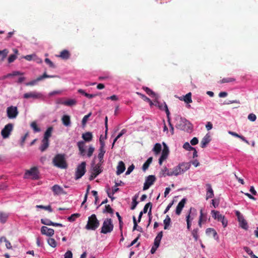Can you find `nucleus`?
<instances>
[{"mask_svg":"<svg viewBox=\"0 0 258 258\" xmlns=\"http://www.w3.org/2000/svg\"><path fill=\"white\" fill-rule=\"evenodd\" d=\"M53 165L61 169H66L68 167L64 155L63 154H57L52 160Z\"/></svg>","mask_w":258,"mask_h":258,"instance_id":"obj_1","label":"nucleus"},{"mask_svg":"<svg viewBox=\"0 0 258 258\" xmlns=\"http://www.w3.org/2000/svg\"><path fill=\"white\" fill-rule=\"evenodd\" d=\"M100 223L95 214H92L88 218L85 228L88 230H95L99 226Z\"/></svg>","mask_w":258,"mask_h":258,"instance_id":"obj_2","label":"nucleus"},{"mask_svg":"<svg viewBox=\"0 0 258 258\" xmlns=\"http://www.w3.org/2000/svg\"><path fill=\"white\" fill-rule=\"evenodd\" d=\"M39 172L37 167H31L30 169L27 170L24 175V178H31L33 180L39 179Z\"/></svg>","mask_w":258,"mask_h":258,"instance_id":"obj_3","label":"nucleus"},{"mask_svg":"<svg viewBox=\"0 0 258 258\" xmlns=\"http://www.w3.org/2000/svg\"><path fill=\"white\" fill-rule=\"evenodd\" d=\"M113 229V224H112L111 219L110 218H107L103 223L101 233L103 234L110 233L112 231Z\"/></svg>","mask_w":258,"mask_h":258,"instance_id":"obj_4","label":"nucleus"},{"mask_svg":"<svg viewBox=\"0 0 258 258\" xmlns=\"http://www.w3.org/2000/svg\"><path fill=\"white\" fill-rule=\"evenodd\" d=\"M211 214L212 215V217L214 219L217 220L219 222H221L222 223L224 228H225L227 226V220L225 218V216L221 214L219 211L212 210L211 212Z\"/></svg>","mask_w":258,"mask_h":258,"instance_id":"obj_5","label":"nucleus"},{"mask_svg":"<svg viewBox=\"0 0 258 258\" xmlns=\"http://www.w3.org/2000/svg\"><path fill=\"white\" fill-rule=\"evenodd\" d=\"M86 162H83L81 163V164L78 165V166L77 168L75 174L76 179H78L80 178L84 175V174L86 172Z\"/></svg>","mask_w":258,"mask_h":258,"instance_id":"obj_6","label":"nucleus"},{"mask_svg":"<svg viewBox=\"0 0 258 258\" xmlns=\"http://www.w3.org/2000/svg\"><path fill=\"white\" fill-rule=\"evenodd\" d=\"M197 215V211L195 208H190L188 214L186 216L187 223V228L190 230L191 227V221L195 218Z\"/></svg>","mask_w":258,"mask_h":258,"instance_id":"obj_7","label":"nucleus"},{"mask_svg":"<svg viewBox=\"0 0 258 258\" xmlns=\"http://www.w3.org/2000/svg\"><path fill=\"white\" fill-rule=\"evenodd\" d=\"M7 116L10 119L15 118L18 115L19 112L16 106H11L7 109Z\"/></svg>","mask_w":258,"mask_h":258,"instance_id":"obj_8","label":"nucleus"},{"mask_svg":"<svg viewBox=\"0 0 258 258\" xmlns=\"http://www.w3.org/2000/svg\"><path fill=\"white\" fill-rule=\"evenodd\" d=\"M101 166L96 164L92 165V171L89 177L90 180H93L98 175H99L101 172Z\"/></svg>","mask_w":258,"mask_h":258,"instance_id":"obj_9","label":"nucleus"},{"mask_svg":"<svg viewBox=\"0 0 258 258\" xmlns=\"http://www.w3.org/2000/svg\"><path fill=\"white\" fill-rule=\"evenodd\" d=\"M13 125L12 123H8L6 125L1 131V135L4 139L8 138L13 130Z\"/></svg>","mask_w":258,"mask_h":258,"instance_id":"obj_10","label":"nucleus"},{"mask_svg":"<svg viewBox=\"0 0 258 258\" xmlns=\"http://www.w3.org/2000/svg\"><path fill=\"white\" fill-rule=\"evenodd\" d=\"M156 179V177L153 175H149L147 177L144 184L143 190H146L148 189L150 186L154 184Z\"/></svg>","mask_w":258,"mask_h":258,"instance_id":"obj_11","label":"nucleus"},{"mask_svg":"<svg viewBox=\"0 0 258 258\" xmlns=\"http://www.w3.org/2000/svg\"><path fill=\"white\" fill-rule=\"evenodd\" d=\"M55 77V76H50L48 75L46 73H44L43 75L38 77L36 80H34L32 81L28 82L26 84V86H34L36 84V83L38 81H40L43 80L44 78H54Z\"/></svg>","mask_w":258,"mask_h":258,"instance_id":"obj_12","label":"nucleus"},{"mask_svg":"<svg viewBox=\"0 0 258 258\" xmlns=\"http://www.w3.org/2000/svg\"><path fill=\"white\" fill-rule=\"evenodd\" d=\"M42 94L40 93L37 92H30L26 93L24 94V98L29 99L32 98L34 99H40L42 97Z\"/></svg>","mask_w":258,"mask_h":258,"instance_id":"obj_13","label":"nucleus"},{"mask_svg":"<svg viewBox=\"0 0 258 258\" xmlns=\"http://www.w3.org/2000/svg\"><path fill=\"white\" fill-rule=\"evenodd\" d=\"M169 152V151L168 148L165 144H164V146L162 152L161 156H160L159 159V163L160 165H162L163 161L167 158Z\"/></svg>","mask_w":258,"mask_h":258,"instance_id":"obj_14","label":"nucleus"},{"mask_svg":"<svg viewBox=\"0 0 258 258\" xmlns=\"http://www.w3.org/2000/svg\"><path fill=\"white\" fill-rule=\"evenodd\" d=\"M41 233L43 235L48 236H52L54 235V231L52 228H49L46 226H42L41 228Z\"/></svg>","mask_w":258,"mask_h":258,"instance_id":"obj_15","label":"nucleus"},{"mask_svg":"<svg viewBox=\"0 0 258 258\" xmlns=\"http://www.w3.org/2000/svg\"><path fill=\"white\" fill-rule=\"evenodd\" d=\"M182 171L181 170V166H180V164H179L178 166H176L172 168V171L170 172H168L166 174L168 176H177L178 175L181 174Z\"/></svg>","mask_w":258,"mask_h":258,"instance_id":"obj_16","label":"nucleus"},{"mask_svg":"<svg viewBox=\"0 0 258 258\" xmlns=\"http://www.w3.org/2000/svg\"><path fill=\"white\" fill-rule=\"evenodd\" d=\"M185 203H186V199L184 198V199H182L178 204V205L176 207V211H175L176 214L177 215H179L181 214L182 210L183 208L184 207Z\"/></svg>","mask_w":258,"mask_h":258,"instance_id":"obj_17","label":"nucleus"},{"mask_svg":"<svg viewBox=\"0 0 258 258\" xmlns=\"http://www.w3.org/2000/svg\"><path fill=\"white\" fill-rule=\"evenodd\" d=\"M51 190L53 192L54 195H58L63 192V188L57 184L54 185L51 187Z\"/></svg>","mask_w":258,"mask_h":258,"instance_id":"obj_18","label":"nucleus"},{"mask_svg":"<svg viewBox=\"0 0 258 258\" xmlns=\"http://www.w3.org/2000/svg\"><path fill=\"white\" fill-rule=\"evenodd\" d=\"M125 169V167L123 162L122 161H119L117 166V171L116 172V174L118 175H120L124 171Z\"/></svg>","mask_w":258,"mask_h":258,"instance_id":"obj_19","label":"nucleus"},{"mask_svg":"<svg viewBox=\"0 0 258 258\" xmlns=\"http://www.w3.org/2000/svg\"><path fill=\"white\" fill-rule=\"evenodd\" d=\"M105 152H106V151H105V149H99V153L98 155V158L99 160V162L97 164L101 165V166L102 165V164L104 162L103 157H104V154L105 153Z\"/></svg>","mask_w":258,"mask_h":258,"instance_id":"obj_20","label":"nucleus"},{"mask_svg":"<svg viewBox=\"0 0 258 258\" xmlns=\"http://www.w3.org/2000/svg\"><path fill=\"white\" fill-rule=\"evenodd\" d=\"M211 141L210 136L208 134H207L201 141V147L202 148H204L206 146L210 143Z\"/></svg>","mask_w":258,"mask_h":258,"instance_id":"obj_21","label":"nucleus"},{"mask_svg":"<svg viewBox=\"0 0 258 258\" xmlns=\"http://www.w3.org/2000/svg\"><path fill=\"white\" fill-rule=\"evenodd\" d=\"M158 106L160 109L162 110H164L166 113L167 117L169 119V115H170V112L168 110V107L167 104L163 102V103H160L159 102L158 103Z\"/></svg>","mask_w":258,"mask_h":258,"instance_id":"obj_22","label":"nucleus"},{"mask_svg":"<svg viewBox=\"0 0 258 258\" xmlns=\"http://www.w3.org/2000/svg\"><path fill=\"white\" fill-rule=\"evenodd\" d=\"M179 99L181 101H183L186 103H190L192 102V99H191V93L189 92L187 94H186L185 96H183L182 97H181L179 98Z\"/></svg>","mask_w":258,"mask_h":258,"instance_id":"obj_23","label":"nucleus"},{"mask_svg":"<svg viewBox=\"0 0 258 258\" xmlns=\"http://www.w3.org/2000/svg\"><path fill=\"white\" fill-rule=\"evenodd\" d=\"M78 147L80 151V154L81 156L85 155V150L84 149L85 143L83 141H80L77 144Z\"/></svg>","mask_w":258,"mask_h":258,"instance_id":"obj_24","label":"nucleus"},{"mask_svg":"<svg viewBox=\"0 0 258 258\" xmlns=\"http://www.w3.org/2000/svg\"><path fill=\"white\" fill-rule=\"evenodd\" d=\"M207 191L206 194V200H208L210 198H212L214 196V192L210 184H207Z\"/></svg>","mask_w":258,"mask_h":258,"instance_id":"obj_25","label":"nucleus"},{"mask_svg":"<svg viewBox=\"0 0 258 258\" xmlns=\"http://www.w3.org/2000/svg\"><path fill=\"white\" fill-rule=\"evenodd\" d=\"M61 120L64 125L68 126L71 125V119L69 115H64L62 117Z\"/></svg>","mask_w":258,"mask_h":258,"instance_id":"obj_26","label":"nucleus"},{"mask_svg":"<svg viewBox=\"0 0 258 258\" xmlns=\"http://www.w3.org/2000/svg\"><path fill=\"white\" fill-rule=\"evenodd\" d=\"M162 236H163V232H162V231H161L158 234V235L156 237V238L154 240V244L155 245V246H156V247H159V246L160 245V241L161 240Z\"/></svg>","mask_w":258,"mask_h":258,"instance_id":"obj_27","label":"nucleus"},{"mask_svg":"<svg viewBox=\"0 0 258 258\" xmlns=\"http://www.w3.org/2000/svg\"><path fill=\"white\" fill-rule=\"evenodd\" d=\"M58 56L62 59H68L70 57V53L68 50L64 49L60 52Z\"/></svg>","mask_w":258,"mask_h":258,"instance_id":"obj_28","label":"nucleus"},{"mask_svg":"<svg viewBox=\"0 0 258 258\" xmlns=\"http://www.w3.org/2000/svg\"><path fill=\"white\" fill-rule=\"evenodd\" d=\"M228 133L234 136V137H237V138H238L239 139H240L242 141H243V142H244L245 143H246L247 144H249V142L245 139V138L242 136H241V135H238V134H237L235 132H232V131H229L228 132Z\"/></svg>","mask_w":258,"mask_h":258,"instance_id":"obj_29","label":"nucleus"},{"mask_svg":"<svg viewBox=\"0 0 258 258\" xmlns=\"http://www.w3.org/2000/svg\"><path fill=\"white\" fill-rule=\"evenodd\" d=\"M52 131V126L48 127L44 133L43 139L49 140V138L51 136Z\"/></svg>","mask_w":258,"mask_h":258,"instance_id":"obj_30","label":"nucleus"},{"mask_svg":"<svg viewBox=\"0 0 258 258\" xmlns=\"http://www.w3.org/2000/svg\"><path fill=\"white\" fill-rule=\"evenodd\" d=\"M49 146V140L42 139V144L40 147V150L42 152H44Z\"/></svg>","mask_w":258,"mask_h":258,"instance_id":"obj_31","label":"nucleus"},{"mask_svg":"<svg viewBox=\"0 0 258 258\" xmlns=\"http://www.w3.org/2000/svg\"><path fill=\"white\" fill-rule=\"evenodd\" d=\"M238 222H239V225L241 228H242L244 229H247L248 226L247 225V223L246 221L244 219L243 216L241 217V219L240 218L238 219Z\"/></svg>","mask_w":258,"mask_h":258,"instance_id":"obj_32","label":"nucleus"},{"mask_svg":"<svg viewBox=\"0 0 258 258\" xmlns=\"http://www.w3.org/2000/svg\"><path fill=\"white\" fill-rule=\"evenodd\" d=\"M92 134L90 132H87L85 134H83L82 135V138L86 142H90L92 140Z\"/></svg>","mask_w":258,"mask_h":258,"instance_id":"obj_33","label":"nucleus"},{"mask_svg":"<svg viewBox=\"0 0 258 258\" xmlns=\"http://www.w3.org/2000/svg\"><path fill=\"white\" fill-rule=\"evenodd\" d=\"M163 223L164 225V229L165 230L169 229V226L171 223V219L168 215L166 216V218L163 221Z\"/></svg>","mask_w":258,"mask_h":258,"instance_id":"obj_34","label":"nucleus"},{"mask_svg":"<svg viewBox=\"0 0 258 258\" xmlns=\"http://www.w3.org/2000/svg\"><path fill=\"white\" fill-rule=\"evenodd\" d=\"M206 233L209 236L212 235L214 238L216 237V236L217 235V233L216 230L214 229L211 228H209L206 229Z\"/></svg>","mask_w":258,"mask_h":258,"instance_id":"obj_35","label":"nucleus"},{"mask_svg":"<svg viewBox=\"0 0 258 258\" xmlns=\"http://www.w3.org/2000/svg\"><path fill=\"white\" fill-rule=\"evenodd\" d=\"M179 164L181 166V170L182 173L187 170L190 166V165L189 163H182Z\"/></svg>","mask_w":258,"mask_h":258,"instance_id":"obj_36","label":"nucleus"},{"mask_svg":"<svg viewBox=\"0 0 258 258\" xmlns=\"http://www.w3.org/2000/svg\"><path fill=\"white\" fill-rule=\"evenodd\" d=\"M152 157L149 158L144 163L142 166V169L144 171H146L149 167L150 164L151 163L152 161Z\"/></svg>","mask_w":258,"mask_h":258,"instance_id":"obj_37","label":"nucleus"},{"mask_svg":"<svg viewBox=\"0 0 258 258\" xmlns=\"http://www.w3.org/2000/svg\"><path fill=\"white\" fill-rule=\"evenodd\" d=\"M8 218V215L7 213L0 212V221L2 223H5Z\"/></svg>","mask_w":258,"mask_h":258,"instance_id":"obj_38","label":"nucleus"},{"mask_svg":"<svg viewBox=\"0 0 258 258\" xmlns=\"http://www.w3.org/2000/svg\"><path fill=\"white\" fill-rule=\"evenodd\" d=\"M235 81V79H234L233 78L228 77V78H223V79H222L221 80L219 81L218 83L219 84H223V83H230V82H234Z\"/></svg>","mask_w":258,"mask_h":258,"instance_id":"obj_39","label":"nucleus"},{"mask_svg":"<svg viewBox=\"0 0 258 258\" xmlns=\"http://www.w3.org/2000/svg\"><path fill=\"white\" fill-rule=\"evenodd\" d=\"M138 198V195H135L133 198V201H132V206L131 207V210H134L136 206H137V205L138 204V202L137 201V199Z\"/></svg>","mask_w":258,"mask_h":258,"instance_id":"obj_40","label":"nucleus"},{"mask_svg":"<svg viewBox=\"0 0 258 258\" xmlns=\"http://www.w3.org/2000/svg\"><path fill=\"white\" fill-rule=\"evenodd\" d=\"M153 151L155 152V154H158L160 153L161 150V146L159 143H156L153 149Z\"/></svg>","mask_w":258,"mask_h":258,"instance_id":"obj_41","label":"nucleus"},{"mask_svg":"<svg viewBox=\"0 0 258 258\" xmlns=\"http://www.w3.org/2000/svg\"><path fill=\"white\" fill-rule=\"evenodd\" d=\"M114 210L111 208L109 205H106L105 207V209L103 210V213H108L109 214H112L113 213Z\"/></svg>","mask_w":258,"mask_h":258,"instance_id":"obj_42","label":"nucleus"},{"mask_svg":"<svg viewBox=\"0 0 258 258\" xmlns=\"http://www.w3.org/2000/svg\"><path fill=\"white\" fill-rule=\"evenodd\" d=\"M80 216V214L79 213H76L72 214L71 216L68 218V220L70 222H74L75 221L76 218L79 217Z\"/></svg>","mask_w":258,"mask_h":258,"instance_id":"obj_43","label":"nucleus"},{"mask_svg":"<svg viewBox=\"0 0 258 258\" xmlns=\"http://www.w3.org/2000/svg\"><path fill=\"white\" fill-rule=\"evenodd\" d=\"M2 239H4V241L6 243V246L8 249L12 248L11 243L8 241L5 237H2L0 238V242H2Z\"/></svg>","mask_w":258,"mask_h":258,"instance_id":"obj_44","label":"nucleus"},{"mask_svg":"<svg viewBox=\"0 0 258 258\" xmlns=\"http://www.w3.org/2000/svg\"><path fill=\"white\" fill-rule=\"evenodd\" d=\"M77 102L74 99H69L68 100H67L63 102V104L67 106H72L74 105H75L76 104Z\"/></svg>","mask_w":258,"mask_h":258,"instance_id":"obj_45","label":"nucleus"},{"mask_svg":"<svg viewBox=\"0 0 258 258\" xmlns=\"http://www.w3.org/2000/svg\"><path fill=\"white\" fill-rule=\"evenodd\" d=\"M48 244L52 247H55L56 246V242L54 239L49 238L47 239Z\"/></svg>","mask_w":258,"mask_h":258,"instance_id":"obj_46","label":"nucleus"},{"mask_svg":"<svg viewBox=\"0 0 258 258\" xmlns=\"http://www.w3.org/2000/svg\"><path fill=\"white\" fill-rule=\"evenodd\" d=\"M91 114H92V113L90 112L88 114L85 115L83 117V118L82 119V124L83 126L86 125V124L88 120V118L91 115Z\"/></svg>","mask_w":258,"mask_h":258,"instance_id":"obj_47","label":"nucleus"},{"mask_svg":"<svg viewBox=\"0 0 258 258\" xmlns=\"http://www.w3.org/2000/svg\"><path fill=\"white\" fill-rule=\"evenodd\" d=\"M36 208L44 209L45 210L48 211L49 212H52V209L51 208V207L50 205H48L47 206H44L43 205H37Z\"/></svg>","mask_w":258,"mask_h":258,"instance_id":"obj_48","label":"nucleus"},{"mask_svg":"<svg viewBox=\"0 0 258 258\" xmlns=\"http://www.w3.org/2000/svg\"><path fill=\"white\" fill-rule=\"evenodd\" d=\"M137 94L138 95H139L144 101H146L148 102H150L151 105L152 104V102L151 101V100L147 96H146L144 94H143L139 92H137Z\"/></svg>","mask_w":258,"mask_h":258,"instance_id":"obj_49","label":"nucleus"},{"mask_svg":"<svg viewBox=\"0 0 258 258\" xmlns=\"http://www.w3.org/2000/svg\"><path fill=\"white\" fill-rule=\"evenodd\" d=\"M198 231H199V229L198 228H196V229H194L191 231V234H192L193 237L195 238V240L196 241H197L198 239V238H199V235L198 234Z\"/></svg>","mask_w":258,"mask_h":258,"instance_id":"obj_50","label":"nucleus"},{"mask_svg":"<svg viewBox=\"0 0 258 258\" xmlns=\"http://www.w3.org/2000/svg\"><path fill=\"white\" fill-rule=\"evenodd\" d=\"M116 215L118 218V221H119V229L121 231H122V228L123 226V223L122 220V218L121 216H120L118 212H116Z\"/></svg>","mask_w":258,"mask_h":258,"instance_id":"obj_51","label":"nucleus"},{"mask_svg":"<svg viewBox=\"0 0 258 258\" xmlns=\"http://www.w3.org/2000/svg\"><path fill=\"white\" fill-rule=\"evenodd\" d=\"M143 89L146 92V93L148 94V95H152L153 96H154L155 95V93L152 90H151L150 88H149L147 87H143Z\"/></svg>","mask_w":258,"mask_h":258,"instance_id":"obj_52","label":"nucleus"},{"mask_svg":"<svg viewBox=\"0 0 258 258\" xmlns=\"http://www.w3.org/2000/svg\"><path fill=\"white\" fill-rule=\"evenodd\" d=\"M31 126L35 132H39L40 131V128L37 126V123L35 121L31 123Z\"/></svg>","mask_w":258,"mask_h":258,"instance_id":"obj_53","label":"nucleus"},{"mask_svg":"<svg viewBox=\"0 0 258 258\" xmlns=\"http://www.w3.org/2000/svg\"><path fill=\"white\" fill-rule=\"evenodd\" d=\"M41 222L44 225L51 226L52 222L48 219H41Z\"/></svg>","mask_w":258,"mask_h":258,"instance_id":"obj_54","label":"nucleus"},{"mask_svg":"<svg viewBox=\"0 0 258 258\" xmlns=\"http://www.w3.org/2000/svg\"><path fill=\"white\" fill-rule=\"evenodd\" d=\"M183 148L187 151H191L194 149V148L191 147L188 142H185L183 145Z\"/></svg>","mask_w":258,"mask_h":258,"instance_id":"obj_55","label":"nucleus"},{"mask_svg":"<svg viewBox=\"0 0 258 258\" xmlns=\"http://www.w3.org/2000/svg\"><path fill=\"white\" fill-rule=\"evenodd\" d=\"M200 219L203 220L204 221H206L207 219V214L203 213V210L202 209L200 210Z\"/></svg>","mask_w":258,"mask_h":258,"instance_id":"obj_56","label":"nucleus"},{"mask_svg":"<svg viewBox=\"0 0 258 258\" xmlns=\"http://www.w3.org/2000/svg\"><path fill=\"white\" fill-rule=\"evenodd\" d=\"M152 203L151 202L148 203L144 206L143 211L142 212H144V213H146L148 211V208H151V209H152Z\"/></svg>","mask_w":258,"mask_h":258,"instance_id":"obj_57","label":"nucleus"},{"mask_svg":"<svg viewBox=\"0 0 258 258\" xmlns=\"http://www.w3.org/2000/svg\"><path fill=\"white\" fill-rule=\"evenodd\" d=\"M248 119L251 121H254L256 119V115L253 113H250L247 117Z\"/></svg>","mask_w":258,"mask_h":258,"instance_id":"obj_58","label":"nucleus"},{"mask_svg":"<svg viewBox=\"0 0 258 258\" xmlns=\"http://www.w3.org/2000/svg\"><path fill=\"white\" fill-rule=\"evenodd\" d=\"M94 151V148L92 146H90L88 149V153H87L88 157H90L91 156H92Z\"/></svg>","mask_w":258,"mask_h":258,"instance_id":"obj_59","label":"nucleus"},{"mask_svg":"<svg viewBox=\"0 0 258 258\" xmlns=\"http://www.w3.org/2000/svg\"><path fill=\"white\" fill-rule=\"evenodd\" d=\"M45 62L48 64L50 68H54L55 67L53 63L48 58L45 59Z\"/></svg>","mask_w":258,"mask_h":258,"instance_id":"obj_60","label":"nucleus"},{"mask_svg":"<svg viewBox=\"0 0 258 258\" xmlns=\"http://www.w3.org/2000/svg\"><path fill=\"white\" fill-rule=\"evenodd\" d=\"M8 53V51L6 49H4L3 50H0V55H2L3 59L5 58L7 56Z\"/></svg>","mask_w":258,"mask_h":258,"instance_id":"obj_61","label":"nucleus"},{"mask_svg":"<svg viewBox=\"0 0 258 258\" xmlns=\"http://www.w3.org/2000/svg\"><path fill=\"white\" fill-rule=\"evenodd\" d=\"M135 168V166L133 164H132V165L130 166L127 169V171H126L125 172V174L126 175H128L130 174L132 171L133 170H134Z\"/></svg>","mask_w":258,"mask_h":258,"instance_id":"obj_62","label":"nucleus"},{"mask_svg":"<svg viewBox=\"0 0 258 258\" xmlns=\"http://www.w3.org/2000/svg\"><path fill=\"white\" fill-rule=\"evenodd\" d=\"M16 56L15 54H11L8 58L9 63L13 62L16 59Z\"/></svg>","mask_w":258,"mask_h":258,"instance_id":"obj_63","label":"nucleus"},{"mask_svg":"<svg viewBox=\"0 0 258 258\" xmlns=\"http://www.w3.org/2000/svg\"><path fill=\"white\" fill-rule=\"evenodd\" d=\"M72 257H73L72 252L71 251H70V250H68L64 254V258H72Z\"/></svg>","mask_w":258,"mask_h":258,"instance_id":"obj_64","label":"nucleus"}]
</instances>
